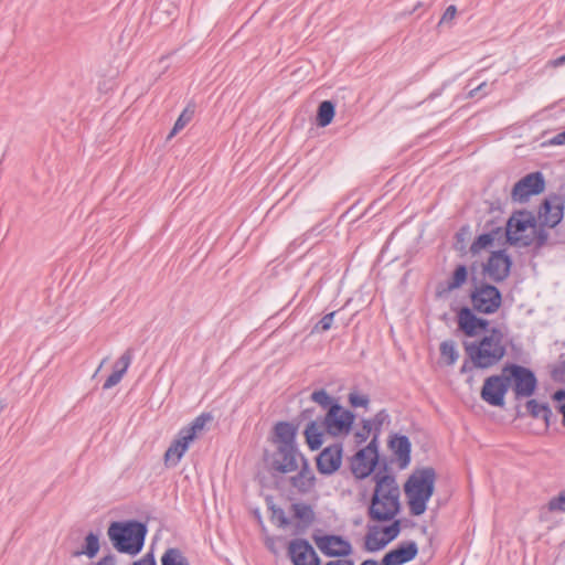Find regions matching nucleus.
I'll return each mask as SVG.
<instances>
[{"label": "nucleus", "instance_id": "f8f14e48", "mask_svg": "<svg viewBox=\"0 0 565 565\" xmlns=\"http://www.w3.org/2000/svg\"><path fill=\"white\" fill-rule=\"evenodd\" d=\"M287 554L294 565H321L315 548L305 539H295L289 542Z\"/></svg>", "mask_w": 565, "mask_h": 565}, {"label": "nucleus", "instance_id": "37998d69", "mask_svg": "<svg viewBox=\"0 0 565 565\" xmlns=\"http://www.w3.org/2000/svg\"><path fill=\"white\" fill-rule=\"evenodd\" d=\"M349 402L353 407H366L370 399L366 395L350 393Z\"/></svg>", "mask_w": 565, "mask_h": 565}, {"label": "nucleus", "instance_id": "dca6fc26", "mask_svg": "<svg viewBox=\"0 0 565 565\" xmlns=\"http://www.w3.org/2000/svg\"><path fill=\"white\" fill-rule=\"evenodd\" d=\"M342 462V446L334 444L324 448L317 457V469L322 475H332Z\"/></svg>", "mask_w": 565, "mask_h": 565}, {"label": "nucleus", "instance_id": "a19ab883", "mask_svg": "<svg viewBox=\"0 0 565 565\" xmlns=\"http://www.w3.org/2000/svg\"><path fill=\"white\" fill-rule=\"evenodd\" d=\"M552 397L557 403L556 409L563 415V425L565 426V390L556 391Z\"/></svg>", "mask_w": 565, "mask_h": 565}, {"label": "nucleus", "instance_id": "f3484780", "mask_svg": "<svg viewBox=\"0 0 565 565\" xmlns=\"http://www.w3.org/2000/svg\"><path fill=\"white\" fill-rule=\"evenodd\" d=\"M489 327V321L482 318H478L473 313V309L468 307H462L458 312V328L467 335V337H476L480 330L487 332Z\"/></svg>", "mask_w": 565, "mask_h": 565}, {"label": "nucleus", "instance_id": "c9c22d12", "mask_svg": "<svg viewBox=\"0 0 565 565\" xmlns=\"http://www.w3.org/2000/svg\"><path fill=\"white\" fill-rule=\"evenodd\" d=\"M392 521V524L380 529L382 536L388 540V543L395 540L401 533V521L395 519Z\"/></svg>", "mask_w": 565, "mask_h": 565}, {"label": "nucleus", "instance_id": "680f3d73", "mask_svg": "<svg viewBox=\"0 0 565 565\" xmlns=\"http://www.w3.org/2000/svg\"><path fill=\"white\" fill-rule=\"evenodd\" d=\"M420 6H422V3H417V6L414 8V10H413V11H415V10H416L418 7H420Z\"/></svg>", "mask_w": 565, "mask_h": 565}, {"label": "nucleus", "instance_id": "6e6552de", "mask_svg": "<svg viewBox=\"0 0 565 565\" xmlns=\"http://www.w3.org/2000/svg\"><path fill=\"white\" fill-rule=\"evenodd\" d=\"M354 422L352 412L344 409L340 404H334L323 418L324 430L331 436L348 435Z\"/></svg>", "mask_w": 565, "mask_h": 565}, {"label": "nucleus", "instance_id": "cd10ccee", "mask_svg": "<svg viewBox=\"0 0 565 565\" xmlns=\"http://www.w3.org/2000/svg\"><path fill=\"white\" fill-rule=\"evenodd\" d=\"M99 551V539L98 535L89 532L85 537V544L82 550L74 551L72 553L73 556L78 557L81 555H86L89 558L96 556Z\"/></svg>", "mask_w": 565, "mask_h": 565}, {"label": "nucleus", "instance_id": "7c9ffc66", "mask_svg": "<svg viewBox=\"0 0 565 565\" xmlns=\"http://www.w3.org/2000/svg\"><path fill=\"white\" fill-rule=\"evenodd\" d=\"M195 111L194 105H188L177 121L174 122V126L172 130L170 131L168 139H171L173 136H175L179 131H181L193 118Z\"/></svg>", "mask_w": 565, "mask_h": 565}, {"label": "nucleus", "instance_id": "4468645a", "mask_svg": "<svg viewBox=\"0 0 565 565\" xmlns=\"http://www.w3.org/2000/svg\"><path fill=\"white\" fill-rule=\"evenodd\" d=\"M303 458L297 446H277L273 457V468L281 473L292 472L298 469V459Z\"/></svg>", "mask_w": 565, "mask_h": 565}, {"label": "nucleus", "instance_id": "1a4fd4ad", "mask_svg": "<svg viewBox=\"0 0 565 565\" xmlns=\"http://www.w3.org/2000/svg\"><path fill=\"white\" fill-rule=\"evenodd\" d=\"M509 385L510 377H507L503 373L500 375H491L483 382L480 393L481 398L491 406L502 407Z\"/></svg>", "mask_w": 565, "mask_h": 565}, {"label": "nucleus", "instance_id": "4d7b16f0", "mask_svg": "<svg viewBox=\"0 0 565 565\" xmlns=\"http://www.w3.org/2000/svg\"><path fill=\"white\" fill-rule=\"evenodd\" d=\"M478 93H479L478 89L476 87H473L472 89L469 90L467 97L468 98H473V97H476L478 95Z\"/></svg>", "mask_w": 565, "mask_h": 565}, {"label": "nucleus", "instance_id": "603ef678", "mask_svg": "<svg viewBox=\"0 0 565 565\" xmlns=\"http://www.w3.org/2000/svg\"><path fill=\"white\" fill-rule=\"evenodd\" d=\"M326 565H354V563L351 559H337L330 561Z\"/></svg>", "mask_w": 565, "mask_h": 565}, {"label": "nucleus", "instance_id": "bb28decb", "mask_svg": "<svg viewBox=\"0 0 565 565\" xmlns=\"http://www.w3.org/2000/svg\"><path fill=\"white\" fill-rule=\"evenodd\" d=\"M526 411L534 418H543L548 426L554 417L552 409L547 404H540L535 399H529L525 404Z\"/></svg>", "mask_w": 565, "mask_h": 565}, {"label": "nucleus", "instance_id": "f03ea898", "mask_svg": "<svg viewBox=\"0 0 565 565\" xmlns=\"http://www.w3.org/2000/svg\"><path fill=\"white\" fill-rule=\"evenodd\" d=\"M463 349L473 367L490 369L507 354L505 335L501 329L491 328L479 340L463 342Z\"/></svg>", "mask_w": 565, "mask_h": 565}, {"label": "nucleus", "instance_id": "4be33fe9", "mask_svg": "<svg viewBox=\"0 0 565 565\" xmlns=\"http://www.w3.org/2000/svg\"><path fill=\"white\" fill-rule=\"evenodd\" d=\"M291 511L294 516L299 520V523L296 525L295 531L292 532L295 535L303 533L313 522L315 513L310 505L305 503H292Z\"/></svg>", "mask_w": 565, "mask_h": 565}, {"label": "nucleus", "instance_id": "2f4dec72", "mask_svg": "<svg viewBox=\"0 0 565 565\" xmlns=\"http://www.w3.org/2000/svg\"><path fill=\"white\" fill-rule=\"evenodd\" d=\"M403 564L414 559L418 553L417 544L414 541L399 544L394 548Z\"/></svg>", "mask_w": 565, "mask_h": 565}, {"label": "nucleus", "instance_id": "9d476101", "mask_svg": "<svg viewBox=\"0 0 565 565\" xmlns=\"http://www.w3.org/2000/svg\"><path fill=\"white\" fill-rule=\"evenodd\" d=\"M545 181L541 172H532L518 181L511 192L513 201L525 202L531 195L544 191Z\"/></svg>", "mask_w": 565, "mask_h": 565}, {"label": "nucleus", "instance_id": "58836bf2", "mask_svg": "<svg viewBox=\"0 0 565 565\" xmlns=\"http://www.w3.org/2000/svg\"><path fill=\"white\" fill-rule=\"evenodd\" d=\"M334 315H335V311L333 312H330L326 316H323L317 323L316 326L313 327V331H318V332H324V331H328L331 326H332V322H333V318H334Z\"/></svg>", "mask_w": 565, "mask_h": 565}, {"label": "nucleus", "instance_id": "09e8293b", "mask_svg": "<svg viewBox=\"0 0 565 565\" xmlns=\"http://www.w3.org/2000/svg\"><path fill=\"white\" fill-rule=\"evenodd\" d=\"M95 565H116V558L114 555L108 554L102 557Z\"/></svg>", "mask_w": 565, "mask_h": 565}, {"label": "nucleus", "instance_id": "c03bdc74", "mask_svg": "<svg viewBox=\"0 0 565 565\" xmlns=\"http://www.w3.org/2000/svg\"><path fill=\"white\" fill-rule=\"evenodd\" d=\"M381 565H403L394 550L387 552L382 558Z\"/></svg>", "mask_w": 565, "mask_h": 565}, {"label": "nucleus", "instance_id": "393cba45", "mask_svg": "<svg viewBox=\"0 0 565 565\" xmlns=\"http://www.w3.org/2000/svg\"><path fill=\"white\" fill-rule=\"evenodd\" d=\"M323 423L319 424L316 420H311L303 431L308 447L311 450L319 449L323 444Z\"/></svg>", "mask_w": 565, "mask_h": 565}, {"label": "nucleus", "instance_id": "39448f33", "mask_svg": "<svg viewBox=\"0 0 565 565\" xmlns=\"http://www.w3.org/2000/svg\"><path fill=\"white\" fill-rule=\"evenodd\" d=\"M212 419L213 417L210 413H202L188 426L180 429L164 452V465L167 467H175L188 451L190 445L203 434L206 424L212 422Z\"/></svg>", "mask_w": 565, "mask_h": 565}, {"label": "nucleus", "instance_id": "4c0bfd02", "mask_svg": "<svg viewBox=\"0 0 565 565\" xmlns=\"http://www.w3.org/2000/svg\"><path fill=\"white\" fill-rule=\"evenodd\" d=\"M493 243V236L491 234H481L471 245V252L478 253L483 248H487Z\"/></svg>", "mask_w": 565, "mask_h": 565}, {"label": "nucleus", "instance_id": "13d9d810", "mask_svg": "<svg viewBox=\"0 0 565 565\" xmlns=\"http://www.w3.org/2000/svg\"><path fill=\"white\" fill-rule=\"evenodd\" d=\"M361 565H381L374 559H365Z\"/></svg>", "mask_w": 565, "mask_h": 565}, {"label": "nucleus", "instance_id": "72a5a7b5", "mask_svg": "<svg viewBox=\"0 0 565 565\" xmlns=\"http://www.w3.org/2000/svg\"><path fill=\"white\" fill-rule=\"evenodd\" d=\"M468 271L465 265H459L456 267L451 279L448 282V290H454L460 288L467 280Z\"/></svg>", "mask_w": 565, "mask_h": 565}, {"label": "nucleus", "instance_id": "5701e85b", "mask_svg": "<svg viewBox=\"0 0 565 565\" xmlns=\"http://www.w3.org/2000/svg\"><path fill=\"white\" fill-rule=\"evenodd\" d=\"M302 467L300 471L291 477V484L298 489V491L306 493L315 486V476L311 472L309 465L305 458H301Z\"/></svg>", "mask_w": 565, "mask_h": 565}, {"label": "nucleus", "instance_id": "de8ad7c7", "mask_svg": "<svg viewBox=\"0 0 565 565\" xmlns=\"http://www.w3.org/2000/svg\"><path fill=\"white\" fill-rule=\"evenodd\" d=\"M132 565H157L152 553L146 554L142 558L135 562Z\"/></svg>", "mask_w": 565, "mask_h": 565}, {"label": "nucleus", "instance_id": "aec40b11", "mask_svg": "<svg viewBox=\"0 0 565 565\" xmlns=\"http://www.w3.org/2000/svg\"><path fill=\"white\" fill-rule=\"evenodd\" d=\"M377 465L376 460L366 456L364 451H358L351 459V471L358 479H364L369 477Z\"/></svg>", "mask_w": 565, "mask_h": 565}, {"label": "nucleus", "instance_id": "423d86ee", "mask_svg": "<svg viewBox=\"0 0 565 565\" xmlns=\"http://www.w3.org/2000/svg\"><path fill=\"white\" fill-rule=\"evenodd\" d=\"M470 302L472 309L478 313H495L502 305V295L500 290L490 284H476L470 291Z\"/></svg>", "mask_w": 565, "mask_h": 565}, {"label": "nucleus", "instance_id": "f704fd0d", "mask_svg": "<svg viewBox=\"0 0 565 565\" xmlns=\"http://www.w3.org/2000/svg\"><path fill=\"white\" fill-rule=\"evenodd\" d=\"M311 401L319 404L322 408L330 409L332 405L339 404L335 402L326 390H318L311 394Z\"/></svg>", "mask_w": 565, "mask_h": 565}, {"label": "nucleus", "instance_id": "49530a36", "mask_svg": "<svg viewBox=\"0 0 565 565\" xmlns=\"http://www.w3.org/2000/svg\"><path fill=\"white\" fill-rule=\"evenodd\" d=\"M456 13H457V8L455 6H449L446 9V11L444 12V14L440 19V23L451 21L456 17Z\"/></svg>", "mask_w": 565, "mask_h": 565}, {"label": "nucleus", "instance_id": "6ab92c4d", "mask_svg": "<svg viewBox=\"0 0 565 565\" xmlns=\"http://www.w3.org/2000/svg\"><path fill=\"white\" fill-rule=\"evenodd\" d=\"M388 447L396 457L398 467L405 469L411 462L412 444L405 435H394L388 441Z\"/></svg>", "mask_w": 565, "mask_h": 565}, {"label": "nucleus", "instance_id": "5fc2aeb1", "mask_svg": "<svg viewBox=\"0 0 565 565\" xmlns=\"http://www.w3.org/2000/svg\"><path fill=\"white\" fill-rule=\"evenodd\" d=\"M551 64L554 66V67H558V66H562L563 64H565V54L553 60L551 62Z\"/></svg>", "mask_w": 565, "mask_h": 565}, {"label": "nucleus", "instance_id": "7ed1b4c3", "mask_svg": "<svg viewBox=\"0 0 565 565\" xmlns=\"http://www.w3.org/2000/svg\"><path fill=\"white\" fill-rule=\"evenodd\" d=\"M436 472L431 467L415 469L404 484L411 514L422 515L435 489Z\"/></svg>", "mask_w": 565, "mask_h": 565}, {"label": "nucleus", "instance_id": "412c9836", "mask_svg": "<svg viewBox=\"0 0 565 565\" xmlns=\"http://www.w3.org/2000/svg\"><path fill=\"white\" fill-rule=\"evenodd\" d=\"M297 427L288 422H279L274 427V443L277 446H296Z\"/></svg>", "mask_w": 565, "mask_h": 565}, {"label": "nucleus", "instance_id": "ddd939ff", "mask_svg": "<svg viewBox=\"0 0 565 565\" xmlns=\"http://www.w3.org/2000/svg\"><path fill=\"white\" fill-rule=\"evenodd\" d=\"M318 548L330 557H345L352 553L351 543L339 535L315 536Z\"/></svg>", "mask_w": 565, "mask_h": 565}, {"label": "nucleus", "instance_id": "c756f323", "mask_svg": "<svg viewBox=\"0 0 565 565\" xmlns=\"http://www.w3.org/2000/svg\"><path fill=\"white\" fill-rule=\"evenodd\" d=\"M161 565H190V563L179 548L170 547L163 553Z\"/></svg>", "mask_w": 565, "mask_h": 565}, {"label": "nucleus", "instance_id": "864d4df0", "mask_svg": "<svg viewBox=\"0 0 565 565\" xmlns=\"http://www.w3.org/2000/svg\"><path fill=\"white\" fill-rule=\"evenodd\" d=\"M473 367L472 363L470 362V360H466L460 369V372L461 373H466L468 371H471Z\"/></svg>", "mask_w": 565, "mask_h": 565}, {"label": "nucleus", "instance_id": "0e129e2a", "mask_svg": "<svg viewBox=\"0 0 565 565\" xmlns=\"http://www.w3.org/2000/svg\"><path fill=\"white\" fill-rule=\"evenodd\" d=\"M104 362H105V360L103 362H100V365H98V369H102V365H104Z\"/></svg>", "mask_w": 565, "mask_h": 565}, {"label": "nucleus", "instance_id": "473e14b6", "mask_svg": "<svg viewBox=\"0 0 565 565\" xmlns=\"http://www.w3.org/2000/svg\"><path fill=\"white\" fill-rule=\"evenodd\" d=\"M440 355L447 361L448 365H454L459 358L456 343L452 340H446L440 343Z\"/></svg>", "mask_w": 565, "mask_h": 565}, {"label": "nucleus", "instance_id": "a878e982", "mask_svg": "<svg viewBox=\"0 0 565 565\" xmlns=\"http://www.w3.org/2000/svg\"><path fill=\"white\" fill-rule=\"evenodd\" d=\"M388 544V540L384 539L381 534L380 527L369 526L367 533L364 539V548L367 552H377L383 550Z\"/></svg>", "mask_w": 565, "mask_h": 565}, {"label": "nucleus", "instance_id": "3c124183", "mask_svg": "<svg viewBox=\"0 0 565 565\" xmlns=\"http://www.w3.org/2000/svg\"><path fill=\"white\" fill-rule=\"evenodd\" d=\"M277 520L279 522L280 527H286L290 524V520L285 515L282 510H279L277 513Z\"/></svg>", "mask_w": 565, "mask_h": 565}, {"label": "nucleus", "instance_id": "0eeeda50", "mask_svg": "<svg viewBox=\"0 0 565 565\" xmlns=\"http://www.w3.org/2000/svg\"><path fill=\"white\" fill-rule=\"evenodd\" d=\"M502 371L507 377H510V382L513 381V392L516 399L530 397L534 394L537 380L533 371L518 364H508Z\"/></svg>", "mask_w": 565, "mask_h": 565}, {"label": "nucleus", "instance_id": "ea45409f", "mask_svg": "<svg viewBox=\"0 0 565 565\" xmlns=\"http://www.w3.org/2000/svg\"><path fill=\"white\" fill-rule=\"evenodd\" d=\"M548 510L565 512V490L559 492L557 497L550 500Z\"/></svg>", "mask_w": 565, "mask_h": 565}, {"label": "nucleus", "instance_id": "e2e57ef3", "mask_svg": "<svg viewBox=\"0 0 565 565\" xmlns=\"http://www.w3.org/2000/svg\"><path fill=\"white\" fill-rule=\"evenodd\" d=\"M104 362H105V360L103 362H100V365H98V369H102V365H104Z\"/></svg>", "mask_w": 565, "mask_h": 565}, {"label": "nucleus", "instance_id": "6e6d98bb", "mask_svg": "<svg viewBox=\"0 0 565 565\" xmlns=\"http://www.w3.org/2000/svg\"><path fill=\"white\" fill-rule=\"evenodd\" d=\"M487 87V83L486 82H482L481 84L477 85L476 88L478 89L479 93H482V95H487L488 92H486Z\"/></svg>", "mask_w": 565, "mask_h": 565}, {"label": "nucleus", "instance_id": "9b49d317", "mask_svg": "<svg viewBox=\"0 0 565 565\" xmlns=\"http://www.w3.org/2000/svg\"><path fill=\"white\" fill-rule=\"evenodd\" d=\"M565 199L562 195L553 194L547 196L539 210V218L544 226L551 228L561 223L564 216Z\"/></svg>", "mask_w": 565, "mask_h": 565}, {"label": "nucleus", "instance_id": "a211bd4d", "mask_svg": "<svg viewBox=\"0 0 565 565\" xmlns=\"http://www.w3.org/2000/svg\"><path fill=\"white\" fill-rule=\"evenodd\" d=\"M532 226L529 218L512 216L507 224V238L511 245L529 246L531 238L524 236L523 233Z\"/></svg>", "mask_w": 565, "mask_h": 565}, {"label": "nucleus", "instance_id": "2eb2a0df", "mask_svg": "<svg viewBox=\"0 0 565 565\" xmlns=\"http://www.w3.org/2000/svg\"><path fill=\"white\" fill-rule=\"evenodd\" d=\"M511 259L503 252H493L488 262L483 265V273L493 281H503L510 273Z\"/></svg>", "mask_w": 565, "mask_h": 565}, {"label": "nucleus", "instance_id": "052dcab7", "mask_svg": "<svg viewBox=\"0 0 565 565\" xmlns=\"http://www.w3.org/2000/svg\"><path fill=\"white\" fill-rule=\"evenodd\" d=\"M122 367V364H118V360L116 361L114 365V370Z\"/></svg>", "mask_w": 565, "mask_h": 565}, {"label": "nucleus", "instance_id": "f257e3e1", "mask_svg": "<svg viewBox=\"0 0 565 565\" xmlns=\"http://www.w3.org/2000/svg\"><path fill=\"white\" fill-rule=\"evenodd\" d=\"M375 482L367 515L374 522H388L394 520L401 512V491L394 476L379 470L373 475Z\"/></svg>", "mask_w": 565, "mask_h": 565}, {"label": "nucleus", "instance_id": "79ce46f5", "mask_svg": "<svg viewBox=\"0 0 565 565\" xmlns=\"http://www.w3.org/2000/svg\"><path fill=\"white\" fill-rule=\"evenodd\" d=\"M360 451H364L369 458L371 457L373 460L379 461V451H377V436L375 435L373 439L369 443V445Z\"/></svg>", "mask_w": 565, "mask_h": 565}, {"label": "nucleus", "instance_id": "bf43d9fd", "mask_svg": "<svg viewBox=\"0 0 565 565\" xmlns=\"http://www.w3.org/2000/svg\"><path fill=\"white\" fill-rule=\"evenodd\" d=\"M311 413H312V411H311V409H305V411L302 412V416H303V417H310V416H311Z\"/></svg>", "mask_w": 565, "mask_h": 565}, {"label": "nucleus", "instance_id": "20e7f679", "mask_svg": "<svg viewBox=\"0 0 565 565\" xmlns=\"http://www.w3.org/2000/svg\"><path fill=\"white\" fill-rule=\"evenodd\" d=\"M107 534L118 552L136 555L143 547L147 527L138 521L113 522Z\"/></svg>", "mask_w": 565, "mask_h": 565}, {"label": "nucleus", "instance_id": "b1692460", "mask_svg": "<svg viewBox=\"0 0 565 565\" xmlns=\"http://www.w3.org/2000/svg\"><path fill=\"white\" fill-rule=\"evenodd\" d=\"M131 361H132V350L128 349L118 359V364H122V367L116 369L113 371V373L106 379V381L103 385V388L109 390L113 386L117 385L121 381L125 373L127 372Z\"/></svg>", "mask_w": 565, "mask_h": 565}, {"label": "nucleus", "instance_id": "e433bc0d", "mask_svg": "<svg viewBox=\"0 0 565 565\" xmlns=\"http://www.w3.org/2000/svg\"><path fill=\"white\" fill-rule=\"evenodd\" d=\"M372 424L370 419H363L362 420V427L358 429L354 434V439L356 444H362L366 441L369 438L371 431H372Z\"/></svg>", "mask_w": 565, "mask_h": 565}, {"label": "nucleus", "instance_id": "c85d7f7f", "mask_svg": "<svg viewBox=\"0 0 565 565\" xmlns=\"http://www.w3.org/2000/svg\"><path fill=\"white\" fill-rule=\"evenodd\" d=\"M334 104L332 102H321L317 111V125L319 127H327L330 125L334 117Z\"/></svg>", "mask_w": 565, "mask_h": 565}, {"label": "nucleus", "instance_id": "a18cd8bd", "mask_svg": "<svg viewBox=\"0 0 565 565\" xmlns=\"http://www.w3.org/2000/svg\"><path fill=\"white\" fill-rule=\"evenodd\" d=\"M388 418V415L385 411H380L374 418L371 420L372 429L380 431L384 422Z\"/></svg>", "mask_w": 565, "mask_h": 565}, {"label": "nucleus", "instance_id": "8fccbe9b", "mask_svg": "<svg viewBox=\"0 0 565 565\" xmlns=\"http://www.w3.org/2000/svg\"><path fill=\"white\" fill-rule=\"evenodd\" d=\"M550 143L555 146L565 145V130L554 136Z\"/></svg>", "mask_w": 565, "mask_h": 565}]
</instances>
